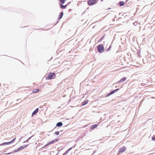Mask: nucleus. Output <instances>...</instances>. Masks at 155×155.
<instances>
[{"instance_id":"1","label":"nucleus","mask_w":155,"mask_h":155,"mask_svg":"<svg viewBox=\"0 0 155 155\" xmlns=\"http://www.w3.org/2000/svg\"><path fill=\"white\" fill-rule=\"evenodd\" d=\"M97 2V0H88L87 4L89 6L93 5L96 4Z\"/></svg>"},{"instance_id":"2","label":"nucleus","mask_w":155,"mask_h":155,"mask_svg":"<svg viewBox=\"0 0 155 155\" xmlns=\"http://www.w3.org/2000/svg\"><path fill=\"white\" fill-rule=\"evenodd\" d=\"M98 52L100 53H102L104 51V47L101 45H99L97 48Z\"/></svg>"},{"instance_id":"3","label":"nucleus","mask_w":155,"mask_h":155,"mask_svg":"<svg viewBox=\"0 0 155 155\" xmlns=\"http://www.w3.org/2000/svg\"><path fill=\"white\" fill-rule=\"evenodd\" d=\"M55 77V74L54 73H50L48 75L47 77L48 79H52L54 78Z\"/></svg>"},{"instance_id":"4","label":"nucleus","mask_w":155,"mask_h":155,"mask_svg":"<svg viewBox=\"0 0 155 155\" xmlns=\"http://www.w3.org/2000/svg\"><path fill=\"white\" fill-rule=\"evenodd\" d=\"M15 139H16L15 138L12 140H11V141H10L9 142H5V143H2L0 144V146L10 144L13 143L15 141Z\"/></svg>"},{"instance_id":"5","label":"nucleus","mask_w":155,"mask_h":155,"mask_svg":"<svg viewBox=\"0 0 155 155\" xmlns=\"http://www.w3.org/2000/svg\"><path fill=\"white\" fill-rule=\"evenodd\" d=\"M58 141V140L57 139H55L54 140H53L49 142L48 143L46 144L44 147H46L48 145L54 143V142H56Z\"/></svg>"},{"instance_id":"6","label":"nucleus","mask_w":155,"mask_h":155,"mask_svg":"<svg viewBox=\"0 0 155 155\" xmlns=\"http://www.w3.org/2000/svg\"><path fill=\"white\" fill-rule=\"evenodd\" d=\"M126 150V147L124 146L121 147L120 150L119 152L117 154L118 155L119 153L123 152L125 151Z\"/></svg>"},{"instance_id":"7","label":"nucleus","mask_w":155,"mask_h":155,"mask_svg":"<svg viewBox=\"0 0 155 155\" xmlns=\"http://www.w3.org/2000/svg\"><path fill=\"white\" fill-rule=\"evenodd\" d=\"M38 111V108H37L33 112L32 114V116H33L34 115H36Z\"/></svg>"},{"instance_id":"8","label":"nucleus","mask_w":155,"mask_h":155,"mask_svg":"<svg viewBox=\"0 0 155 155\" xmlns=\"http://www.w3.org/2000/svg\"><path fill=\"white\" fill-rule=\"evenodd\" d=\"M126 80V78H124L122 79H121L119 81H118L117 83H120L124 81H125Z\"/></svg>"},{"instance_id":"9","label":"nucleus","mask_w":155,"mask_h":155,"mask_svg":"<svg viewBox=\"0 0 155 155\" xmlns=\"http://www.w3.org/2000/svg\"><path fill=\"white\" fill-rule=\"evenodd\" d=\"M72 148V147H71L68 149L62 155H66L67 154H68V153L69 151Z\"/></svg>"},{"instance_id":"10","label":"nucleus","mask_w":155,"mask_h":155,"mask_svg":"<svg viewBox=\"0 0 155 155\" xmlns=\"http://www.w3.org/2000/svg\"><path fill=\"white\" fill-rule=\"evenodd\" d=\"M28 146V145H25L24 147L21 146L19 148H18V150H21L22 149H23L24 148H25V147H27Z\"/></svg>"},{"instance_id":"11","label":"nucleus","mask_w":155,"mask_h":155,"mask_svg":"<svg viewBox=\"0 0 155 155\" xmlns=\"http://www.w3.org/2000/svg\"><path fill=\"white\" fill-rule=\"evenodd\" d=\"M63 125V124L61 122H58L56 124V126L57 127H60L62 126Z\"/></svg>"},{"instance_id":"12","label":"nucleus","mask_w":155,"mask_h":155,"mask_svg":"<svg viewBox=\"0 0 155 155\" xmlns=\"http://www.w3.org/2000/svg\"><path fill=\"white\" fill-rule=\"evenodd\" d=\"M97 126V124H95L94 125H93L91 127V129H94V128H96Z\"/></svg>"},{"instance_id":"13","label":"nucleus","mask_w":155,"mask_h":155,"mask_svg":"<svg viewBox=\"0 0 155 155\" xmlns=\"http://www.w3.org/2000/svg\"><path fill=\"white\" fill-rule=\"evenodd\" d=\"M63 15V12H61L60 13V15H59V18H58L59 19H61Z\"/></svg>"},{"instance_id":"14","label":"nucleus","mask_w":155,"mask_h":155,"mask_svg":"<svg viewBox=\"0 0 155 155\" xmlns=\"http://www.w3.org/2000/svg\"><path fill=\"white\" fill-rule=\"evenodd\" d=\"M88 103V100H86L83 102L82 103V105L84 106L87 104Z\"/></svg>"},{"instance_id":"15","label":"nucleus","mask_w":155,"mask_h":155,"mask_svg":"<svg viewBox=\"0 0 155 155\" xmlns=\"http://www.w3.org/2000/svg\"><path fill=\"white\" fill-rule=\"evenodd\" d=\"M40 90L38 89H35L34 90H33L32 91V92L34 93H35L38 92Z\"/></svg>"},{"instance_id":"16","label":"nucleus","mask_w":155,"mask_h":155,"mask_svg":"<svg viewBox=\"0 0 155 155\" xmlns=\"http://www.w3.org/2000/svg\"><path fill=\"white\" fill-rule=\"evenodd\" d=\"M67 5H63L61 4V5L60 7L61 9L65 8L67 7Z\"/></svg>"},{"instance_id":"17","label":"nucleus","mask_w":155,"mask_h":155,"mask_svg":"<svg viewBox=\"0 0 155 155\" xmlns=\"http://www.w3.org/2000/svg\"><path fill=\"white\" fill-rule=\"evenodd\" d=\"M124 5V2L123 1H121L119 2V5L120 6H123Z\"/></svg>"},{"instance_id":"18","label":"nucleus","mask_w":155,"mask_h":155,"mask_svg":"<svg viewBox=\"0 0 155 155\" xmlns=\"http://www.w3.org/2000/svg\"><path fill=\"white\" fill-rule=\"evenodd\" d=\"M119 90V89H117L115 90H114L113 91L111 92V93L112 94H114V93L116 92L117 91Z\"/></svg>"},{"instance_id":"19","label":"nucleus","mask_w":155,"mask_h":155,"mask_svg":"<svg viewBox=\"0 0 155 155\" xmlns=\"http://www.w3.org/2000/svg\"><path fill=\"white\" fill-rule=\"evenodd\" d=\"M60 2L62 4H64L65 2V0H59Z\"/></svg>"},{"instance_id":"20","label":"nucleus","mask_w":155,"mask_h":155,"mask_svg":"<svg viewBox=\"0 0 155 155\" xmlns=\"http://www.w3.org/2000/svg\"><path fill=\"white\" fill-rule=\"evenodd\" d=\"M152 139L153 141L155 140V135H154L153 137H152Z\"/></svg>"},{"instance_id":"21","label":"nucleus","mask_w":155,"mask_h":155,"mask_svg":"<svg viewBox=\"0 0 155 155\" xmlns=\"http://www.w3.org/2000/svg\"><path fill=\"white\" fill-rule=\"evenodd\" d=\"M55 134L57 135H58L59 134V132H58V131L56 132H55Z\"/></svg>"},{"instance_id":"22","label":"nucleus","mask_w":155,"mask_h":155,"mask_svg":"<svg viewBox=\"0 0 155 155\" xmlns=\"http://www.w3.org/2000/svg\"><path fill=\"white\" fill-rule=\"evenodd\" d=\"M111 94H112L111 93V92H110V93L108 94L107 95H106V96L107 97H108L110 95H111Z\"/></svg>"},{"instance_id":"23","label":"nucleus","mask_w":155,"mask_h":155,"mask_svg":"<svg viewBox=\"0 0 155 155\" xmlns=\"http://www.w3.org/2000/svg\"><path fill=\"white\" fill-rule=\"evenodd\" d=\"M111 45H110V47L109 48H108L107 49V51H109V50L111 48Z\"/></svg>"},{"instance_id":"24","label":"nucleus","mask_w":155,"mask_h":155,"mask_svg":"<svg viewBox=\"0 0 155 155\" xmlns=\"http://www.w3.org/2000/svg\"><path fill=\"white\" fill-rule=\"evenodd\" d=\"M103 38H104V37H103L102 38H101L100 39L99 41H101L102 40V39H103Z\"/></svg>"},{"instance_id":"25","label":"nucleus","mask_w":155,"mask_h":155,"mask_svg":"<svg viewBox=\"0 0 155 155\" xmlns=\"http://www.w3.org/2000/svg\"><path fill=\"white\" fill-rule=\"evenodd\" d=\"M18 151H19V150H18V149H17V150H14V152H17Z\"/></svg>"},{"instance_id":"26","label":"nucleus","mask_w":155,"mask_h":155,"mask_svg":"<svg viewBox=\"0 0 155 155\" xmlns=\"http://www.w3.org/2000/svg\"><path fill=\"white\" fill-rule=\"evenodd\" d=\"M31 138V137H30L29 138H28L26 140L27 141H28L30 139V138Z\"/></svg>"},{"instance_id":"27","label":"nucleus","mask_w":155,"mask_h":155,"mask_svg":"<svg viewBox=\"0 0 155 155\" xmlns=\"http://www.w3.org/2000/svg\"><path fill=\"white\" fill-rule=\"evenodd\" d=\"M128 1V0H127L126 1V2H126H126H127V1Z\"/></svg>"},{"instance_id":"28","label":"nucleus","mask_w":155,"mask_h":155,"mask_svg":"<svg viewBox=\"0 0 155 155\" xmlns=\"http://www.w3.org/2000/svg\"><path fill=\"white\" fill-rule=\"evenodd\" d=\"M11 154V153H8V154Z\"/></svg>"},{"instance_id":"29","label":"nucleus","mask_w":155,"mask_h":155,"mask_svg":"<svg viewBox=\"0 0 155 155\" xmlns=\"http://www.w3.org/2000/svg\"><path fill=\"white\" fill-rule=\"evenodd\" d=\"M103 0H101V1H102Z\"/></svg>"}]
</instances>
